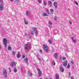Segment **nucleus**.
I'll return each instance as SVG.
<instances>
[{
	"label": "nucleus",
	"instance_id": "nucleus-19",
	"mask_svg": "<svg viewBox=\"0 0 79 79\" xmlns=\"http://www.w3.org/2000/svg\"><path fill=\"white\" fill-rule=\"evenodd\" d=\"M25 23L26 24H29V22L27 20H25Z\"/></svg>",
	"mask_w": 79,
	"mask_h": 79
},
{
	"label": "nucleus",
	"instance_id": "nucleus-49",
	"mask_svg": "<svg viewBox=\"0 0 79 79\" xmlns=\"http://www.w3.org/2000/svg\"><path fill=\"white\" fill-rule=\"evenodd\" d=\"M31 76H32V74H31Z\"/></svg>",
	"mask_w": 79,
	"mask_h": 79
},
{
	"label": "nucleus",
	"instance_id": "nucleus-48",
	"mask_svg": "<svg viewBox=\"0 0 79 79\" xmlns=\"http://www.w3.org/2000/svg\"><path fill=\"white\" fill-rule=\"evenodd\" d=\"M51 0V1H54V0Z\"/></svg>",
	"mask_w": 79,
	"mask_h": 79
},
{
	"label": "nucleus",
	"instance_id": "nucleus-45",
	"mask_svg": "<svg viewBox=\"0 0 79 79\" xmlns=\"http://www.w3.org/2000/svg\"><path fill=\"white\" fill-rule=\"evenodd\" d=\"M0 48H2V47H1V44H0Z\"/></svg>",
	"mask_w": 79,
	"mask_h": 79
},
{
	"label": "nucleus",
	"instance_id": "nucleus-7",
	"mask_svg": "<svg viewBox=\"0 0 79 79\" xmlns=\"http://www.w3.org/2000/svg\"><path fill=\"white\" fill-rule=\"evenodd\" d=\"M72 40L73 43H76L77 41H76V38L74 36H73L72 37Z\"/></svg>",
	"mask_w": 79,
	"mask_h": 79
},
{
	"label": "nucleus",
	"instance_id": "nucleus-36",
	"mask_svg": "<svg viewBox=\"0 0 79 79\" xmlns=\"http://www.w3.org/2000/svg\"><path fill=\"white\" fill-rule=\"evenodd\" d=\"M71 79H74V77L73 76H72L71 77Z\"/></svg>",
	"mask_w": 79,
	"mask_h": 79
},
{
	"label": "nucleus",
	"instance_id": "nucleus-26",
	"mask_svg": "<svg viewBox=\"0 0 79 79\" xmlns=\"http://www.w3.org/2000/svg\"><path fill=\"white\" fill-rule=\"evenodd\" d=\"M38 2H39V3H42V0H38Z\"/></svg>",
	"mask_w": 79,
	"mask_h": 79
},
{
	"label": "nucleus",
	"instance_id": "nucleus-43",
	"mask_svg": "<svg viewBox=\"0 0 79 79\" xmlns=\"http://www.w3.org/2000/svg\"><path fill=\"white\" fill-rule=\"evenodd\" d=\"M40 52L42 53V50H40Z\"/></svg>",
	"mask_w": 79,
	"mask_h": 79
},
{
	"label": "nucleus",
	"instance_id": "nucleus-23",
	"mask_svg": "<svg viewBox=\"0 0 79 79\" xmlns=\"http://www.w3.org/2000/svg\"><path fill=\"white\" fill-rule=\"evenodd\" d=\"M14 72L15 73H17V69L15 68L14 70Z\"/></svg>",
	"mask_w": 79,
	"mask_h": 79
},
{
	"label": "nucleus",
	"instance_id": "nucleus-35",
	"mask_svg": "<svg viewBox=\"0 0 79 79\" xmlns=\"http://www.w3.org/2000/svg\"><path fill=\"white\" fill-rule=\"evenodd\" d=\"M69 23L70 24H72V21H69Z\"/></svg>",
	"mask_w": 79,
	"mask_h": 79
},
{
	"label": "nucleus",
	"instance_id": "nucleus-14",
	"mask_svg": "<svg viewBox=\"0 0 79 79\" xmlns=\"http://www.w3.org/2000/svg\"><path fill=\"white\" fill-rule=\"evenodd\" d=\"M43 16L44 17L48 16L47 14H46V13H44L43 14Z\"/></svg>",
	"mask_w": 79,
	"mask_h": 79
},
{
	"label": "nucleus",
	"instance_id": "nucleus-21",
	"mask_svg": "<svg viewBox=\"0 0 79 79\" xmlns=\"http://www.w3.org/2000/svg\"><path fill=\"white\" fill-rule=\"evenodd\" d=\"M54 56L56 58H58V54L56 53L54 54Z\"/></svg>",
	"mask_w": 79,
	"mask_h": 79
},
{
	"label": "nucleus",
	"instance_id": "nucleus-47",
	"mask_svg": "<svg viewBox=\"0 0 79 79\" xmlns=\"http://www.w3.org/2000/svg\"><path fill=\"white\" fill-rule=\"evenodd\" d=\"M1 2V3H2V0H0Z\"/></svg>",
	"mask_w": 79,
	"mask_h": 79
},
{
	"label": "nucleus",
	"instance_id": "nucleus-31",
	"mask_svg": "<svg viewBox=\"0 0 79 79\" xmlns=\"http://www.w3.org/2000/svg\"><path fill=\"white\" fill-rule=\"evenodd\" d=\"M48 42H49V44H52V41H51V40H49Z\"/></svg>",
	"mask_w": 79,
	"mask_h": 79
},
{
	"label": "nucleus",
	"instance_id": "nucleus-20",
	"mask_svg": "<svg viewBox=\"0 0 79 79\" xmlns=\"http://www.w3.org/2000/svg\"><path fill=\"white\" fill-rule=\"evenodd\" d=\"M17 57L18 58H19L21 57V54H18L17 55Z\"/></svg>",
	"mask_w": 79,
	"mask_h": 79
},
{
	"label": "nucleus",
	"instance_id": "nucleus-10",
	"mask_svg": "<svg viewBox=\"0 0 79 79\" xmlns=\"http://www.w3.org/2000/svg\"><path fill=\"white\" fill-rule=\"evenodd\" d=\"M23 61H24L25 63H28V61H29V59L27 57H26L25 59H24Z\"/></svg>",
	"mask_w": 79,
	"mask_h": 79
},
{
	"label": "nucleus",
	"instance_id": "nucleus-13",
	"mask_svg": "<svg viewBox=\"0 0 79 79\" xmlns=\"http://www.w3.org/2000/svg\"><path fill=\"white\" fill-rule=\"evenodd\" d=\"M60 70L61 72H64V68H60Z\"/></svg>",
	"mask_w": 79,
	"mask_h": 79
},
{
	"label": "nucleus",
	"instance_id": "nucleus-4",
	"mask_svg": "<svg viewBox=\"0 0 79 79\" xmlns=\"http://www.w3.org/2000/svg\"><path fill=\"white\" fill-rule=\"evenodd\" d=\"M43 49L44 50V51H45L46 53H48V49L47 48V46H46L45 45H43Z\"/></svg>",
	"mask_w": 79,
	"mask_h": 79
},
{
	"label": "nucleus",
	"instance_id": "nucleus-3",
	"mask_svg": "<svg viewBox=\"0 0 79 79\" xmlns=\"http://www.w3.org/2000/svg\"><path fill=\"white\" fill-rule=\"evenodd\" d=\"M3 74L4 76L5 77H7V72H6V70L4 69L3 70Z\"/></svg>",
	"mask_w": 79,
	"mask_h": 79
},
{
	"label": "nucleus",
	"instance_id": "nucleus-38",
	"mask_svg": "<svg viewBox=\"0 0 79 79\" xmlns=\"http://www.w3.org/2000/svg\"><path fill=\"white\" fill-rule=\"evenodd\" d=\"M38 60H39L40 61H42V60H41V59L40 58H39L38 59Z\"/></svg>",
	"mask_w": 79,
	"mask_h": 79
},
{
	"label": "nucleus",
	"instance_id": "nucleus-33",
	"mask_svg": "<svg viewBox=\"0 0 79 79\" xmlns=\"http://www.w3.org/2000/svg\"><path fill=\"white\" fill-rule=\"evenodd\" d=\"M68 75L69 76H71V73L70 72L68 73Z\"/></svg>",
	"mask_w": 79,
	"mask_h": 79
},
{
	"label": "nucleus",
	"instance_id": "nucleus-25",
	"mask_svg": "<svg viewBox=\"0 0 79 79\" xmlns=\"http://www.w3.org/2000/svg\"><path fill=\"white\" fill-rule=\"evenodd\" d=\"M54 20H55V21H57V19H58L57 18V17L55 16V18H54Z\"/></svg>",
	"mask_w": 79,
	"mask_h": 79
},
{
	"label": "nucleus",
	"instance_id": "nucleus-11",
	"mask_svg": "<svg viewBox=\"0 0 79 79\" xmlns=\"http://www.w3.org/2000/svg\"><path fill=\"white\" fill-rule=\"evenodd\" d=\"M67 64H68V62L66 61H65L64 62V63H63V65L65 67L67 66Z\"/></svg>",
	"mask_w": 79,
	"mask_h": 79
},
{
	"label": "nucleus",
	"instance_id": "nucleus-2",
	"mask_svg": "<svg viewBox=\"0 0 79 79\" xmlns=\"http://www.w3.org/2000/svg\"><path fill=\"white\" fill-rule=\"evenodd\" d=\"M31 48V47H30V45L28 44H26L25 45L24 49L25 50H29V49Z\"/></svg>",
	"mask_w": 79,
	"mask_h": 79
},
{
	"label": "nucleus",
	"instance_id": "nucleus-28",
	"mask_svg": "<svg viewBox=\"0 0 79 79\" xmlns=\"http://www.w3.org/2000/svg\"><path fill=\"white\" fill-rule=\"evenodd\" d=\"M70 68V65L68 64L67 65V68Z\"/></svg>",
	"mask_w": 79,
	"mask_h": 79
},
{
	"label": "nucleus",
	"instance_id": "nucleus-32",
	"mask_svg": "<svg viewBox=\"0 0 79 79\" xmlns=\"http://www.w3.org/2000/svg\"><path fill=\"white\" fill-rule=\"evenodd\" d=\"M52 64H53V65H55V61H53L52 62Z\"/></svg>",
	"mask_w": 79,
	"mask_h": 79
},
{
	"label": "nucleus",
	"instance_id": "nucleus-30",
	"mask_svg": "<svg viewBox=\"0 0 79 79\" xmlns=\"http://www.w3.org/2000/svg\"><path fill=\"white\" fill-rule=\"evenodd\" d=\"M15 2L16 3H18L19 2V0H15Z\"/></svg>",
	"mask_w": 79,
	"mask_h": 79
},
{
	"label": "nucleus",
	"instance_id": "nucleus-9",
	"mask_svg": "<svg viewBox=\"0 0 79 79\" xmlns=\"http://www.w3.org/2000/svg\"><path fill=\"white\" fill-rule=\"evenodd\" d=\"M4 5L3 4L0 5V11H2L3 10Z\"/></svg>",
	"mask_w": 79,
	"mask_h": 79
},
{
	"label": "nucleus",
	"instance_id": "nucleus-34",
	"mask_svg": "<svg viewBox=\"0 0 79 79\" xmlns=\"http://www.w3.org/2000/svg\"><path fill=\"white\" fill-rule=\"evenodd\" d=\"M9 69L10 72H11V69H10V68L9 67Z\"/></svg>",
	"mask_w": 79,
	"mask_h": 79
},
{
	"label": "nucleus",
	"instance_id": "nucleus-37",
	"mask_svg": "<svg viewBox=\"0 0 79 79\" xmlns=\"http://www.w3.org/2000/svg\"><path fill=\"white\" fill-rule=\"evenodd\" d=\"M75 3L77 5H78V3L77 2H75Z\"/></svg>",
	"mask_w": 79,
	"mask_h": 79
},
{
	"label": "nucleus",
	"instance_id": "nucleus-41",
	"mask_svg": "<svg viewBox=\"0 0 79 79\" xmlns=\"http://www.w3.org/2000/svg\"><path fill=\"white\" fill-rule=\"evenodd\" d=\"M71 63H72V64H73L74 63V62H73V61H71Z\"/></svg>",
	"mask_w": 79,
	"mask_h": 79
},
{
	"label": "nucleus",
	"instance_id": "nucleus-6",
	"mask_svg": "<svg viewBox=\"0 0 79 79\" xmlns=\"http://www.w3.org/2000/svg\"><path fill=\"white\" fill-rule=\"evenodd\" d=\"M37 71L38 72V75L40 77L42 75V71H40V69H37Z\"/></svg>",
	"mask_w": 79,
	"mask_h": 79
},
{
	"label": "nucleus",
	"instance_id": "nucleus-17",
	"mask_svg": "<svg viewBox=\"0 0 79 79\" xmlns=\"http://www.w3.org/2000/svg\"><path fill=\"white\" fill-rule=\"evenodd\" d=\"M48 4L50 6H52V2L50 1H48Z\"/></svg>",
	"mask_w": 79,
	"mask_h": 79
},
{
	"label": "nucleus",
	"instance_id": "nucleus-5",
	"mask_svg": "<svg viewBox=\"0 0 79 79\" xmlns=\"http://www.w3.org/2000/svg\"><path fill=\"white\" fill-rule=\"evenodd\" d=\"M33 31H32L31 33V34H34V32L36 35H37V29L35 28H34L33 29Z\"/></svg>",
	"mask_w": 79,
	"mask_h": 79
},
{
	"label": "nucleus",
	"instance_id": "nucleus-22",
	"mask_svg": "<svg viewBox=\"0 0 79 79\" xmlns=\"http://www.w3.org/2000/svg\"><path fill=\"white\" fill-rule=\"evenodd\" d=\"M56 79H59V76H58V75H56Z\"/></svg>",
	"mask_w": 79,
	"mask_h": 79
},
{
	"label": "nucleus",
	"instance_id": "nucleus-50",
	"mask_svg": "<svg viewBox=\"0 0 79 79\" xmlns=\"http://www.w3.org/2000/svg\"><path fill=\"white\" fill-rule=\"evenodd\" d=\"M25 36H26V34H25Z\"/></svg>",
	"mask_w": 79,
	"mask_h": 79
},
{
	"label": "nucleus",
	"instance_id": "nucleus-1",
	"mask_svg": "<svg viewBox=\"0 0 79 79\" xmlns=\"http://www.w3.org/2000/svg\"><path fill=\"white\" fill-rule=\"evenodd\" d=\"M7 40L6 38H4L3 40V43L5 48H6V44H7Z\"/></svg>",
	"mask_w": 79,
	"mask_h": 79
},
{
	"label": "nucleus",
	"instance_id": "nucleus-44",
	"mask_svg": "<svg viewBox=\"0 0 79 79\" xmlns=\"http://www.w3.org/2000/svg\"><path fill=\"white\" fill-rule=\"evenodd\" d=\"M18 53L19 54L20 53V52L19 51L18 52Z\"/></svg>",
	"mask_w": 79,
	"mask_h": 79
},
{
	"label": "nucleus",
	"instance_id": "nucleus-8",
	"mask_svg": "<svg viewBox=\"0 0 79 79\" xmlns=\"http://www.w3.org/2000/svg\"><path fill=\"white\" fill-rule=\"evenodd\" d=\"M54 6L55 7V8H58V3L56 2H54L53 3Z\"/></svg>",
	"mask_w": 79,
	"mask_h": 79
},
{
	"label": "nucleus",
	"instance_id": "nucleus-18",
	"mask_svg": "<svg viewBox=\"0 0 79 79\" xmlns=\"http://www.w3.org/2000/svg\"><path fill=\"white\" fill-rule=\"evenodd\" d=\"M50 12L51 13V15H53V9H50Z\"/></svg>",
	"mask_w": 79,
	"mask_h": 79
},
{
	"label": "nucleus",
	"instance_id": "nucleus-39",
	"mask_svg": "<svg viewBox=\"0 0 79 79\" xmlns=\"http://www.w3.org/2000/svg\"><path fill=\"white\" fill-rule=\"evenodd\" d=\"M22 58H25V56L24 55L23 56Z\"/></svg>",
	"mask_w": 79,
	"mask_h": 79
},
{
	"label": "nucleus",
	"instance_id": "nucleus-42",
	"mask_svg": "<svg viewBox=\"0 0 79 79\" xmlns=\"http://www.w3.org/2000/svg\"><path fill=\"white\" fill-rule=\"evenodd\" d=\"M46 11H47V12H48V14H49V12H48V10H46Z\"/></svg>",
	"mask_w": 79,
	"mask_h": 79
},
{
	"label": "nucleus",
	"instance_id": "nucleus-24",
	"mask_svg": "<svg viewBox=\"0 0 79 79\" xmlns=\"http://www.w3.org/2000/svg\"><path fill=\"white\" fill-rule=\"evenodd\" d=\"M15 53H16L15 52V51H13L12 53V55H13V56H15Z\"/></svg>",
	"mask_w": 79,
	"mask_h": 79
},
{
	"label": "nucleus",
	"instance_id": "nucleus-15",
	"mask_svg": "<svg viewBox=\"0 0 79 79\" xmlns=\"http://www.w3.org/2000/svg\"><path fill=\"white\" fill-rule=\"evenodd\" d=\"M12 66H14V65H16V62L14 63V62H13L12 63Z\"/></svg>",
	"mask_w": 79,
	"mask_h": 79
},
{
	"label": "nucleus",
	"instance_id": "nucleus-29",
	"mask_svg": "<svg viewBox=\"0 0 79 79\" xmlns=\"http://www.w3.org/2000/svg\"><path fill=\"white\" fill-rule=\"evenodd\" d=\"M49 24L50 25L52 24V22L51 21H49Z\"/></svg>",
	"mask_w": 79,
	"mask_h": 79
},
{
	"label": "nucleus",
	"instance_id": "nucleus-27",
	"mask_svg": "<svg viewBox=\"0 0 79 79\" xmlns=\"http://www.w3.org/2000/svg\"><path fill=\"white\" fill-rule=\"evenodd\" d=\"M66 60V58L65 57H62V60Z\"/></svg>",
	"mask_w": 79,
	"mask_h": 79
},
{
	"label": "nucleus",
	"instance_id": "nucleus-12",
	"mask_svg": "<svg viewBox=\"0 0 79 79\" xmlns=\"http://www.w3.org/2000/svg\"><path fill=\"white\" fill-rule=\"evenodd\" d=\"M7 49L8 50H10V51H11V50H12V48L10 46H8Z\"/></svg>",
	"mask_w": 79,
	"mask_h": 79
},
{
	"label": "nucleus",
	"instance_id": "nucleus-16",
	"mask_svg": "<svg viewBox=\"0 0 79 79\" xmlns=\"http://www.w3.org/2000/svg\"><path fill=\"white\" fill-rule=\"evenodd\" d=\"M26 15H27V16H29V11L27 10V11H26Z\"/></svg>",
	"mask_w": 79,
	"mask_h": 79
},
{
	"label": "nucleus",
	"instance_id": "nucleus-40",
	"mask_svg": "<svg viewBox=\"0 0 79 79\" xmlns=\"http://www.w3.org/2000/svg\"><path fill=\"white\" fill-rule=\"evenodd\" d=\"M44 4L45 5H47V2H44Z\"/></svg>",
	"mask_w": 79,
	"mask_h": 79
},
{
	"label": "nucleus",
	"instance_id": "nucleus-46",
	"mask_svg": "<svg viewBox=\"0 0 79 79\" xmlns=\"http://www.w3.org/2000/svg\"><path fill=\"white\" fill-rule=\"evenodd\" d=\"M10 1H11V2H13L14 0H10Z\"/></svg>",
	"mask_w": 79,
	"mask_h": 79
}]
</instances>
